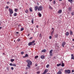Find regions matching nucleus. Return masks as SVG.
I'll list each match as a JSON object with an SVG mask.
<instances>
[{
	"mask_svg": "<svg viewBox=\"0 0 74 74\" xmlns=\"http://www.w3.org/2000/svg\"><path fill=\"white\" fill-rule=\"evenodd\" d=\"M65 74H70L71 73V71L70 70L68 69L67 70H65Z\"/></svg>",
	"mask_w": 74,
	"mask_h": 74,
	"instance_id": "1",
	"label": "nucleus"
},
{
	"mask_svg": "<svg viewBox=\"0 0 74 74\" xmlns=\"http://www.w3.org/2000/svg\"><path fill=\"white\" fill-rule=\"evenodd\" d=\"M71 14L72 15H73V16L74 15V12H72L71 13Z\"/></svg>",
	"mask_w": 74,
	"mask_h": 74,
	"instance_id": "38",
	"label": "nucleus"
},
{
	"mask_svg": "<svg viewBox=\"0 0 74 74\" xmlns=\"http://www.w3.org/2000/svg\"><path fill=\"white\" fill-rule=\"evenodd\" d=\"M16 34H19V32H16Z\"/></svg>",
	"mask_w": 74,
	"mask_h": 74,
	"instance_id": "51",
	"label": "nucleus"
},
{
	"mask_svg": "<svg viewBox=\"0 0 74 74\" xmlns=\"http://www.w3.org/2000/svg\"><path fill=\"white\" fill-rule=\"evenodd\" d=\"M73 0H68L69 2H70L71 3H73Z\"/></svg>",
	"mask_w": 74,
	"mask_h": 74,
	"instance_id": "21",
	"label": "nucleus"
},
{
	"mask_svg": "<svg viewBox=\"0 0 74 74\" xmlns=\"http://www.w3.org/2000/svg\"><path fill=\"white\" fill-rule=\"evenodd\" d=\"M33 38V37H31L29 38V40H31V39H32Z\"/></svg>",
	"mask_w": 74,
	"mask_h": 74,
	"instance_id": "49",
	"label": "nucleus"
},
{
	"mask_svg": "<svg viewBox=\"0 0 74 74\" xmlns=\"http://www.w3.org/2000/svg\"><path fill=\"white\" fill-rule=\"evenodd\" d=\"M11 62H14V59H11Z\"/></svg>",
	"mask_w": 74,
	"mask_h": 74,
	"instance_id": "33",
	"label": "nucleus"
},
{
	"mask_svg": "<svg viewBox=\"0 0 74 74\" xmlns=\"http://www.w3.org/2000/svg\"><path fill=\"white\" fill-rule=\"evenodd\" d=\"M7 70H9V68L8 67H7L6 68Z\"/></svg>",
	"mask_w": 74,
	"mask_h": 74,
	"instance_id": "44",
	"label": "nucleus"
},
{
	"mask_svg": "<svg viewBox=\"0 0 74 74\" xmlns=\"http://www.w3.org/2000/svg\"><path fill=\"white\" fill-rule=\"evenodd\" d=\"M62 12V10H60L58 11V14H61Z\"/></svg>",
	"mask_w": 74,
	"mask_h": 74,
	"instance_id": "9",
	"label": "nucleus"
},
{
	"mask_svg": "<svg viewBox=\"0 0 74 74\" xmlns=\"http://www.w3.org/2000/svg\"><path fill=\"white\" fill-rule=\"evenodd\" d=\"M72 8H71V7H69L68 8V10H69V11H71V9Z\"/></svg>",
	"mask_w": 74,
	"mask_h": 74,
	"instance_id": "24",
	"label": "nucleus"
},
{
	"mask_svg": "<svg viewBox=\"0 0 74 74\" xmlns=\"http://www.w3.org/2000/svg\"><path fill=\"white\" fill-rule=\"evenodd\" d=\"M71 59H73V60H74V55L73 54H71Z\"/></svg>",
	"mask_w": 74,
	"mask_h": 74,
	"instance_id": "11",
	"label": "nucleus"
},
{
	"mask_svg": "<svg viewBox=\"0 0 74 74\" xmlns=\"http://www.w3.org/2000/svg\"><path fill=\"white\" fill-rule=\"evenodd\" d=\"M26 62L28 63L27 64H32V62H31V61L28 60L26 61Z\"/></svg>",
	"mask_w": 74,
	"mask_h": 74,
	"instance_id": "4",
	"label": "nucleus"
},
{
	"mask_svg": "<svg viewBox=\"0 0 74 74\" xmlns=\"http://www.w3.org/2000/svg\"><path fill=\"white\" fill-rule=\"evenodd\" d=\"M48 71V70L47 69H45L44 72H43V74H46L47 73Z\"/></svg>",
	"mask_w": 74,
	"mask_h": 74,
	"instance_id": "6",
	"label": "nucleus"
},
{
	"mask_svg": "<svg viewBox=\"0 0 74 74\" xmlns=\"http://www.w3.org/2000/svg\"><path fill=\"white\" fill-rule=\"evenodd\" d=\"M42 5L38 7V11H42Z\"/></svg>",
	"mask_w": 74,
	"mask_h": 74,
	"instance_id": "2",
	"label": "nucleus"
},
{
	"mask_svg": "<svg viewBox=\"0 0 74 74\" xmlns=\"http://www.w3.org/2000/svg\"><path fill=\"white\" fill-rule=\"evenodd\" d=\"M45 52H46V50H45V49H44L42 51V52H44V53H45Z\"/></svg>",
	"mask_w": 74,
	"mask_h": 74,
	"instance_id": "15",
	"label": "nucleus"
},
{
	"mask_svg": "<svg viewBox=\"0 0 74 74\" xmlns=\"http://www.w3.org/2000/svg\"><path fill=\"white\" fill-rule=\"evenodd\" d=\"M14 11H15V12H17V11H18V9H15L14 10Z\"/></svg>",
	"mask_w": 74,
	"mask_h": 74,
	"instance_id": "36",
	"label": "nucleus"
},
{
	"mask_svg": "<svg viewBox=\"0 0 74 74\" xmlns=\"http://www.w3.org/2000/svg\"><path fill=\"white\" fill-rule=\"evenodd\" d=\"M34 42H35V41L33 40L32 42H30L28 43V46H30V45H32V44L34 43Z\"/></svg>",
	"mask_w": 74,
	"mask_h": 74,
	"instance_id": "3",
	"label": "nucleus"
},
{
	"mask_svg": "<svg viewBox=\"0 0 74 74\" xmlns=\"http://www.w3.org/2000/svg\"><path fill=\"white\" fill-rule=\"evenodd\" d=\"M61 66H62V67H64V64L63 62H62Z\"/></svg>",
	"mask_w": 74,
	"mask_h": 74,
	"instance_id": "16",
	"label": "nucleus"
},
{
	"mask_svg": "<svg viewBox=\"0 0 74 74\" xmlns=\"http://www.w3.org/2000/svg\"><path fill=\"white\" fill-rule=\"evenodd\" d=\"M52 30H54V28H52Z\"/></svg>",
	"mask_w": 74,
	"mask_h": 74,
	"instance_id": "56",
	"label": "nucleus"
},
{
	"mask_svg": "<svg viewBox=\"0 0 74 74\" xmlns=\"http://www.w3.org/2000/svg\"><path fill=\"white\" fill-rule=\"evenodd\" d=\"M44 58H45V56H44L42 55L41 56V59H44Z\"/></svg>",
	"mask_w": 74,
	"mask_h": 74,
	"instance_id": "12",
	"label": "nucleus"
},
{
	"mask_svg": "<svg viewBox=\"0 0 74 74\" xmlns=\"http://www.w3.org/2000/svg\"><path fill=\"white\" fill-rule=\"evenodd\" d=\"M23 30H24V28H22L21 29V31H23Z\"/></svg>",
	"mask_w": 74,
	"mask_h": 74,
	"instance_id": "37",
	"label": "nucleus"
},
{
	"mask_svg": "<svg viewBox=\"0 0 74 74\" xmlns=\"http://www.w3.org/2000/svg\"><path fill=\"white\" fill-rule=\"evenodd\" d=\"M72 73H74V70H72Z\"/></svg>",
	"mask_w": 74,
	"mask_h": 74,
	"instance_id": "52",
	"label": "nucleus"
},
{
	"mask_svg": "<svg viewBox=\"0 0 74 74\" xmlns=\"http://www.w3.org/2000/svg\"><path fill=\"white\" fill-rule=\"evenodd\" d=\"M70 35H72L73 34V31L71 30L70 31Z\"/></svg>",
	"mask_w": 74,
	"mask_h": 74,
	"instance_id": "14",
	"label": "nucleus"
},
{
	"mask_svg": "<svg viewBox=\"0 0 74 74\" xmlns=\"http://www.w3.org/2000/svg\"><path fill=\"white\" fill-rule=\"evenodd\" d=\"M25 13H28L29 12V10L27 9L25 11Z\"/></svg>",
	"mask_w": 74,
	"mask_h": 74,
	"instance_id": "23",
	"label": "nucleus"
},
{
	"mask_svg": "<svg viewBox=\"0 0 74 74\" xmlns=\"http://www.w3.org/2000/svg\"><path fill=\"white\" fill-rule=\"evenodd\" d=\"M72 41H74V38L72 40Z\"/></svg>",
	"mask_w": 74,
	"mask_h": 74,
	"instance_id": "62",
	"label": "nucleus"
},
{
	"mask_svg": "<svg viewBox=\"0 0 74 74\" xmlns=\"http://www.w3.org/2000/svg\"><path fill=\"white\" fill-rule=\"evenodd\" d=\"M38 15V16H40V17H41L42 15L41 13H39Z\"/></svg>",
	"mask_w": 74,
	"mask_h": 74,
	"instance_id": "22",
	"label": "nucleus"
},
{
	"mask_svg": "<svg viewBox=\"0 0 74 74\" xmlns=\"http://www.w3.org/2000/svg\"><path fill=\"white\" fill-rule=\"evenodd\" d=\"M50 56H52V53H50Z\"/></svg>",
	"mask_w": 74,
	"mask_h": 74,
	"instance_id": "40",
	"label": "nucleus"
},
{
	"mask_svg": "<svg viewBox=\"0 0 74 74\" xmlns=\"http://www.w3.org/2000/svg\"><path fill=\"white\" fill-rule=\"evenodd\" d=\"M52 52H53V50L51 49V50L50 51L49 53H52Z\"/></svg>",
	"mask_w": 74,
	"mask_h": 74,
	"instance_id": "27",
	"label": "nucleus"
},
{
	"mask_svg": "<svg viewBox=\"0 0 74 74\" xmlns=\"http://www.w3.org/2000/svg\"><path fill=\"white\" fill-rule=\"evenodd\" d=\"M14 42H15V40H14Z\"/></svg>",
	"mask_w": 74,
	"mask_h": 74,
	"instance_id": "63",
	"label": "nucleus"
},
{
	"mask_svg": "<svg viewBox=\"0 0 74 74\" xmlns=\"http://www.w3.org/2000/svg\"><path fill=\"white\" fill-rule=\"evenodd\" d=\"M1 28H2V27H0V30L1 29Z\"/></svg>",
	"mask_w": 74,
	"mask_h": 74,
	"instance_id": "58",
	"label": "nucleus"
},
{
	"mask_svg": "<svg viewBox=\"0 0 74 74\" xmlns=\"http://www.w3.org/2000/svg\"><path fill=\"white\" fill-rule=\"evenodd\" d=\"M38 58V56H36L35 57V59H36V58Z\"/></svg>",
	"mask_w": 74,
	"mask_h": 74,
	"instance_id": "34",
	"label": "nucleus"
},
{
	"mask_svg": "<svg viewBox=\"0 0 74 74\" xmlns=\"http://www.w3.org/2000/svg\"><path fill=\"white\" fill-rule=\"evenodd\" d=\"M49 9H52V8L51 6H49Z\"/></svg>",
	"mask_w": 74,
	"mask_h": 74,
	"instance_id": "32",
	"label": "nucleus"
},
{
	"mask_svg": "<svg viewBox=\"0 0 74 74\" xmlns=\"http://www.w3.org/2000/svg\"><path fill=\"white\" fill-rule=\"evenodd\" d=\"M36 45V43H34L33 44H32V45Z\"/></svg>",
	"mask_w": 74,
	"mask_h": 74,
	"instance_id": "48",
	"label": "nucleus"
},
{
	"mask_svg": "<svg viewBox=\"0 0 74 74\" xmlns=\"http://www.w3.org/2000/svg\"><path fill=\"white\" fill-rule=\"evenodd\" d=\"M26 56H25L23 57V58H26Z\"/></svg>",
	"mask_w": 74,
	"mask_h": 74,
	"instance_id": "60",
	"label": "nucleus"
},
{
	"mask_svg": "<svg viewBox=\"0 0 74 74\" xmlns=\"http://www.w3.org/2000/svg\"><path fill=\"white\" fill-rule=\"evenodd\" d=\"M53 33H54V30H53L51 33V36H53Z\"/></svg>",
	"mask_w": 74,
	"mask_h": 74,
	"instance_id": "17",
	"label": "nucleus"
},
{
	"mask_svg": "<svg viewBox=\"0 0 74 74\" xmlns=\"http://www.w3.org/2000/svg\"><path fill=\"white\" fill-rule=\"evenodd\" d=\"M9 12H10V14H13L14 12L13 11V10L12 9H9Z\"/></svg>",
	"mask_w": 74,
	"mask_h": 74,
	"instance_id": "5",
	"label": "nucleus"
},
{
	"mask_svg": "<svg viewBox=\"0 0 74 74\" xmlns=\"http://www.w3.org/2000/svg\"><path fill=\"white\" fill-rule=\"evenodd\" d=\"M21 40V39H18L17 40V41H18L19 42V41H20V40Z\"/></svg>",
	"mask_w": 74,
	"mask_h": 74,
	"instance_id": "39",
	"label": "nucleus"
},
{
	"mask_svg": "<svg viewBox=\"0 0 74 74\" xmlns=\"http://www.w3.org/2000/svg\"><path fill=\"white\" fill-rule=\"evenodd\" d=\"M37 4L38 5H39V3H37Z\"/></svg>",
	"mask_w": 74,
	"mask_h": 74,
	"instance_id": "59",
	"label": "nucleus"
},
{
	"mask_svg": "<svg viewBox=\"0 0 74 74\" xmlns=\"http://www.w3.org/2000/svg\"><path fill=\"white\" fill-rule=\"evenodd\" d=\"M49 67V64H47V66H46V67L47 68H48V67Z\"/></svg>",
	"mask_w": 74,
	"mask_h": 74,
	"instance_id": "31",
	"label": "nucleus"
},
{
	"mask_svg": "<svg viewBox=\"0 0 74 74\" xmlns=\"http://www.w3.org/2000/svg\"><path fill=\"white\" fill-rule=\"evenodd\" d=\"M31 66V64H27V66L28 68H30Z\"/></svg>",
	"mask_w": 74,
	"mask_h": 74,
	"instance_id": "13",
	"label": "nucleus"
},
{
	"mask_svg": "<svg viewBox=\"0 0 74 74\" xmlns=\"http://www.w3.org/2000/svg\"><path fill=\"white\" fill-rule=\"evenodd\" d=\"M51 38H52V36H49V39H51Z\"/></svg>",
	"mask_w": 74,
	"mask_h": 74,
	"instance_id": "42",
	"label": "nucleus"
},
{
	"mask_svg": "<svg viewBox=\"0 0 74 74\" xmlns=\"http://www.w3.org/2000/svg\"><path fill=\"white\" fill-rule=\"evenodd\" d=\"M66 35L67 36H69V33L68 32H66Z\"/></svg>",
	"mask_w": 74,
	"mask_h": 74,
	"instance_id": "19",
	"label": "nucleus"
},
{
	"mask_svg": "<svg viewBox=\"0 0 74 74\" xmlns=\"http://www.w3.org/2000/svg\"><path fill=\"white\" fill-rule=\"evenodd\" d=\"M34 8H35V11H37V10H38V6H35L34 7Z\"/></svg>",
	"mask_w": 74,
	"mask_h": 74,
	"instance_id": "7",
	"label": "nucleus"
},
{
	"mask_svg": "<svg viewBox=\"0 0 74 74\" xmlns=\"http://www.w3.org/2000/svg\"><path fill=\"white\" fill-rule=\"evenodd\" d=\"M20 10H21V8H20Z\"/></svg>",
	"mask_w": 74,
	"mask_h": 74,
	"instance_id": "64",
	"label": "nucleus"
},
{
	"mask_svg": "<svg viewBox=\"0 0 74 74\" xmlns=\"http://www.w3.org/2000/svg\"><path fill=\"white\" fill-rule=\"evenodd\" d=\"M60 71H63V70L62 69H60Z\"/></svg>",
	"mask_w": 74,
	"mask_h": 74,
	"instance_id": "54",
	"label": "nucleus"
},
{
	"mask_svg": "<svg viewBox=\"0 0 74 74\" xmlns=\"http://www.w3.org/2000/svg\"><path fill=\"white\" fill-rule=\"evenodd\" d=\"M54 36L56 38H57V37H58V34H56Z\"/></svg>",
	"mask_w": 74,
	"mask_h": 74,
	"instance_id": "20",
	"label": "nucleus"
},
{
	"mask_svg": "<svg viewBox=\"0 0 74 74\" xmlns=\"http://www.w3.org/2000/svg\"><path fill=\"white\" fill-rule=\"evenodd\" d=\"M29 11L30 12H32V11H33V10H32V9H31V8H29Z\"/></svg>",
	"mask_w": 74,
	"mask_h": 74,
	"instance_id": "29",
	"label": "nucleus"
},
{
	"mask_svg": "<svg viewBox=\"0 0 74 74\" xmlns=\"http://www.w3.org/2000/svg\"><path fill=\"white\" fill-rule=\"evenodd\" d=\"M61 66V63L58 64H57V66H58V67H59V66Z\"/></svg>",
	"mask_w": 74,
	"mask_h": 74,
	"instance_id": "26",
	"label": "nucleus"
},
{
	"mask_svg": "<svg viewBox=\"0 0 74 74\" xmlns=\"http://www.w3.org/2000/svg\"><path fill=\"white\" fill-rule=\"evenodd\" d=\"M8 8H9V7L8 6L6 7V8L7 9H8Z\"/></svg>",
	"mask_w": 74,
	"mask_h": 74,
	"instance_id": "45",
	"label": "nucleus"
},
{
	"mask_svg": "<svg viewBox=\"0 0 74 74\" xmlns=\"http://www.w3.org/2000/svg\"><path fill=\"white\" fill-rule=\"evenodd\" d=\"M10 66H13V64H12V63H10Z\"/></svg>",
	"mask_w": 74,
	"mask_h": 74,
	"instance_id": "43",
	"label": "nucleus"
},
{
	"mask_svg": "<svg viewBox=\"0 0 74 74\" xmlns=\"http://www.w3.org/2000/svg\"><path fill=\"white\" fill-rule=\"evenodd\" d=\"M62 72L60 71H59L57 73V74H62Z\"/></svg>",
	"mask_w": 74,
	"mask_h": 74,
	"instance_id": "10",
	"label": "nucleus"
},
{
	"mask_svg": "<svg viewBox=\"0 0 74 74\" xmlns=\"http://www.w3.org/2000/svg\"><path fill=\"white\" fill-rule=\"evenodd\" d=\"M25 57H29V56L28 55V54H26L25 55Z\"/></svg>",
	"mask_w": 74,
	"mask_h": 74,
	"instance_id": "35",
	"label": "nucleus"
},
{
	"mask_svg": "<svg viewBox=\"0 0 74 74\" xmlns=\"http://www.w3.org/2000/svg\"><path fill=\"white\" fill-rule=\"evenodd\" d=\"M40 72L39 71L37 72V73L38 74H40Z\"/></svg>",
	"mask_w": 74,
	"mask_h": 74,
	"instance_id": "50",
	"label": "nucleus"
},
{
	"mask_svg": "<svg viewBox=\"0 0 74 74\" xmlns=\"http://www.w3.org/2000/svg\"><path fill=\"white\" fill-rule=\"evenodd\" d=\"M53 3L54 4H55V1H53Z\"/></svg>",
	"mask_w": 74,
	"mask_h": 74,
	"instance_id": "46",
	"label": "nucleus"
},
{
	"mask_svg": "<svg viewBox=\"0 0 74 74\" xmlns=\"http://www.w3.org/2000/svg\"><path fill=\"white\" fill-rule=\"evenodd\" d=\"M39 37H40V38H42V35H41V34H39Z\"/></svg>",
	"mask_w": 74,
	"mask_h": 74,
	"instance_id": "25",
	"label": "nucleus"
},
{
	"mask_svg": "<svg viewBox=\"0 0 74 74\" xmlns=\"http://www.w3.org/2000/svg\"><path fill=\"white\" fill-rule=\"evenodd\" d=\"M66 44V42H63L62 43V46L63 47H64V46Z\"/></svg>",
	"mask_w": 74,
	"mask_h": 74,
	"instance_id": "8",
	"label": "nucleus"
},
{
	"mask_svg": "<svg viewBox=\"0 0 74 74\" xmlns=\"http://www.w3.org/2000/svg\"><path fill=\"white\" fill-rule=\"evenodd\" d=\"M31 22L32 24H33L34 23V19L32 18L31 20Z\"/></svg>",
	"mask_w": 74,
	"mask_h": 74,
	"instance_id": "18",
	"label": "nucleus"
},
{
	"mask_svg": "<svg viewBox=\"0 0 74 74\" xmlns=\"http://www.w3.org/2000/svg\"><path fill=\"white\" fill-rule=\"evenodd\" d=\"M36 27L37 28H38V25H37Z\"/></svg>",
	"mask_w": 74,
	"mask_h": 74,
	"instance_id": "53",
	"label": "nucleus"
},
{
	"mask_svg": "<svg viewBox=\"0 0 74 74\" xmlns=\"http://www.w3.org/2000/svg\"><path fill=\"white\" fill-rule=\"evenodd\" d=\"M24 52H21V55H23V54H24Z\"/></svg>",
	"mask_w": 74,
	"mask_h": 74,
	"instance_id": "41",
	"label": "nucleus"
},
{
	"mask_svg": "<svg viewBox=\"0 0 74 74\" xmlns=\"http://www.w3.org/2000/svg\"><path fill=\"white\" fill-rule=\"evenodd\" d=\"M16 13H15L14 14V16H16Z\"/></svg>",
	"mask_w": 74,
	"mask_h": 74,
	"instance_id": "30",
	"label": "nucleus"
},
{
	"mask_svg": "<svg viewBox=\"0 0 74 74\" xmlns=\"http://www.w3.org/2000/svg\"><path fill=\"white\" fill-rule=\"evenodd\" d=\"M50 0V1H52V0Z\"/></svg>",
	"mask_w": 74,
	"mask_h": 74,
	"instance_id": "61",
	"label": "nucleus"
},
{
	"mask_svg": "<svg viewBox=\"0 0 74 74\" xmlns=\"http://www.w3.org/2000/svg\"><path fill=\"white\" fill-rule=\"evenodd\" d=\"M16 64H13L12 66H14L15 67H16Z\"/></svg>",
	"mask_w": 74,
	"mask_h": 74,
	"instance_id": "28",
	"label": "nucleus"
},
{
	"mask_svg": "<svg viewBox=\"0 0 74 74\" xmlns=\"http://www.w3.org/2000/svg\"><path fill=\"white\" fill-rule=\"evenodd\" d=\"M11 70H14V67H12L11 68Z\"/></svg>",
	"mask_w": 74,
	"mask_h": 74,
	"instance_id": "47",
	"label": "nucleus"
},
{
	"mask_svg": "<svg viewBox=\"0 0 74 74\" xmlns=\"http://www.w3.org/2000/svg\"><path fill=\"white\" fill-rule=\"evenodd\" d=\"M10 16H12V14H10Z\"/></svg>",
	"mask_w": 74,
	"mask_h": 74,
	"instance_id": "57",
	"label": "nucleus"
},
{
	"mask_svg": "<svg viewBox=\"0 0 74 74\" xmlns=\"http://www.w3.org/2000/svg\"><path fill=\"white\" fill-rule=\"evenodd\" d=\"M7 4H10V2H7Z\"/></svg>",
	"mask_w": 74,
	"mask_h": 74,
	"instance_id": "55",
	"label": "nucleus"
}]
</instances>
